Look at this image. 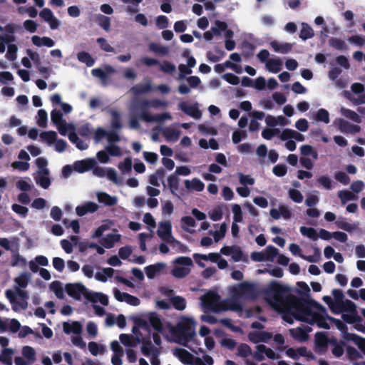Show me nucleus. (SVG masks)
Wrapping results in <instances>:
<instances>
[{
    "mask_svg": "<svg viewBox=\"0 0 365 365\" xmlns=\"http://www.w3.org/2000/svg\"><path fill=\"white\" fill-rule=\"evenodd\" d=\"M339 112L344 117L350 119L354 123H359L361 122V117L352 110L341 107Z\"/></svg>",
    "mask_w": 365,
    "mask_h": 365,
    "instance_id": "nucleus-53",
    "label": "nucleus"
},
{
    "mask_svg": "<svg viewBox=\"0 0 365 365\" xmlns=\"http://www.w3.org/2000/svg\"><path fill=\"white\" fill-rule=\"evenodd\" d=\"M157 234L160 239L170 245H180V242L176 240L172 234V224L170 220L159 222Z\"/></svg>",
    "mask_w": 365,
    "mask_h": 365,
    "instance_id": "nucleus-12",
    "label": "nucleus"
},
{
    "mask_svg": "<svg viewBox=\"0 0 365 365\" xmlns=\"http://www.w3.org/2000/svg\"><path fill=\"white\" fill-rule=\"evenodd\" d=\"M173 353L182 364L188 365H212L214 360L210 355H204L202 358L194 356L190 352L182 348H175Z\"/></svg>",
    "mask_w": 365,
    "mask_h": 365,
    "instance_id": "nucleus-7",
    "label": "nucleus"
},
{
    "mask_svg": "<svg viewBox=\"0 0 365 365\" xmlns=\"http://www.w3.org/2000/svg\"><path fill=\"white\" fill-rule=\"evenodd\" d=\"M215 230L210 231L209 233L213 237L215 242H218L222 240L226 235L227 225L225 222L215 225Z\"/></svg>",
    "mask_w": 365,
    "mask_h": 365,
    "instance_id": "nucleus-39",
    "label": "nucleus"
},
{
    "mask_svg": "<svg viewBox=\"0 0 365 365\" xmlns=\"http://www.w3.org/2000/svg\"><path fill=\"white\" fill-rule=\"evenodd\" d=\"M220 253L225 256H230L235 262H239L242 258V252L239 246H224L220 249Z\"/></svg>",
    "mask_w": 365,
    "mask_h": 365,
    "instance_id": "nucleus-26",
    "label": "nucleus"
},
{
    "mask_svg": "<svg viewBox=\"0 0 365 365\" xmlns=\"http://www.w3.org/2000/svg\"><path fill=\"white\" fill-rule=\"evenodd\" d=\"M344 339L353 341L365 354V339L354 334L344 333Z\"/></svg>",
    "mask_w": 365,
    "mask_h": 365,
    "instance_id": "nucleus-48",
    "label": "nucleus"
},
{
    "mask_svg": "<svg viewBox=\"0 0 365 365\" xmlns=\"http://www.w3.org/2000/svg\"><path fill=\"white\" fill-rule=\"evenodd\" d=\"M5 296L11 304L14 312L25 310L28 307L29 294L27 292H14L11 289H6Z\"/></svg>",
    "mask_w": 365,
    "mask_h": 365,
    "instance_id": "nucleus-9",
    "label": "nucleus"
},
{
    "mask_svg": "<svg viewBox=\"0 0 365 365\" xmlns=\"http://www.w3.org/2000/svg\"><path fill=\"white\" fill-rule=\"evenodd\" d=\"M352 306V302L349 299H343L334 301L333 304L331 306V311L334 314H343L346 308H350Z\"/></svg>",
    "mask_w": 365,
    "mask_h": 365,
    "instance_id": "nucleus-35",
    "label": "nucleus"
},
{
    "mask_svg": "<svg viewBox=\"0 0 365 365\" xmlns=\"http://www.w3.org/2000/svg\"><path fill=\"white\" fill-rule=\"evenodd\" d=\"M49 289L58 299L64 298V289L60 281H53L49 284Z\"/></svg>",
    "mask_w": 365,
    "mask_h": 365,
    "instance_id": "nucleus-54",
    "label": "nucleus"
},
{
    "mask_svg": "<svg viewBox=\"0 0 365 365\" xmlns=\"http://www.w3.org/2000/svg\"><path fill=\"white\" fill-rule=\"evenodd\" d=\"M132 319L134 322L132 331L138 342L148 339L150 329L147 321L140 317H133Z\"/></svg>",
    "mask_w": 365,
    "mask_h": 365,
    "instance_id": "nucleus-11",
    "label": "nucleus"
},
{
    "mask_svg": "<svg viewBox=\"0 0 365 365\" xmlns=\"http://www.w3.org/2000/svg\"><path fill=\"white\" fill-rule=\"evenodd\" d=\"M15 41L14 35L0 36V53H3L6 51L5 58L9 61H14L17 58L19 48L13 43Z\"/></svg>",
    "mask_w": 365,
    "mask_h": 365,
    "instance_id": "nucleus-10",
    "label": "nucleus"
},
{
    "mask_svg": "<svg viewBox=\"0 0 365 365\" xmlns=\"http://www.w3.org/2000/svg\"><path fill=\"white\" fill-rule=\"evenodd\" d=\"M51 120L56 126L59 133L63 136L67 135L70 141L75 144L79 150H83L88 148V143L78 137L76 133V125L73 123H67L63 119V114L60 110L53 109L51 112Z\"/></svg>",
    "mask_w": 365,
    "mask_h": 365,
    "instance_id": "nucleus-4",
    "label": "nucleus"
},
{
    "mask_svg": "<svg viewBox=\"0 0 365 365\" xmlns=\"http://www.w3.org/2000/svg\"><path fill=\"white\" fill-rule=\"evenodd\" d=\"M36 165L37 166V171L34 175L38 174H50V171L47 168L48 160L43 157L38 158L36 160Z\"/></svg>",
    "mask_w": 365,
    "mask_h": 365,
    "instance_id": "nucleus-55",
    "label": "nucleus"
},
{
    "mask_svg": "<svg viewBox=\"0 0 365 365\" xmlns=\"http://www.w3.org/2000/svg\"><path fill=\"white\" fill-rule=\"evenodd\" d=\"M63 331L67 334L79 335L82 332V324L79 322H67L63 323Z\"/></svg>",
    "mask_w": 365,
    "mask_h": 365,
    "instance_id": "nucleus-34",
    "label": "nucleus"
},
{
    "mask_svg": "<svg viewBox=\"0 0 365 365\" xmlns=\"http://www.w3.org/2000/svg\"><path fill=\"white\" fill-rule=\"evenodd\" d=\"M264 355L270 359L277 358V355L272 349L262 344L257 345L256 346V351L253 354V358L257 361H262L264 359Z\"/></svg>",
    "mask_w": 365,
    "mask_h": 365,
    "instance_id": "nucleus-21",
    "label": "nucleus"
},
{
    "mask_svg": "<svg viewBox=\"0 0 365 365\" xmlns=\"http://www.w3.org/2000/svg\"><path fill=\"white\" fill-rule=\"evenodd\" d=\"M178 107L181 110L193 118L199 119L201 118L202 113L198 109V106L197 103L188 105L185 102H181L178 104Z\"/></svg>",
    "mask_w": 365,
    "mask_h": 365,
    "instance_id": "nucleus-28",
    "label": "nucleus"
},
{
    "mask_svg": "<svg viewBox=\"0 0 365 365\" xmlns=\"http://www.w3.org/2000/svg\"><path fill=\"white\" fill-rule=\"evenodd\" d=\"M301 31L299 37L303 40L312 38L314 36V31L312 28L307 23L301 24Z\"/></svg>",
    "mask_w": 365,
    "mask_h": 365,
    "instance_id": "nucleus-57",
    "label": "nucleus"
},
{
    "mask_svg": "<svg viewBox=\"0 0 365 365\" xmlns=\"http://www.w3.org/2000/svg\"><path fill=\"white\" fill-rule=\"evenodd\" d=\"M148 47L150 51L160 56H165L169 52L167 47L155 43H150Z\"/></svg>",
    "mask_w": 365,
    "mask_h": 365,
    "instance_id": "nucleus-63",
    "label": "nucleus"
},
{
    "mask_svg": "<svg viewBox=\"0 0 365 365\" xmlns=\"http://www.w3.org/2000/svg\"><path fill=\"white\" fill-rule=\"evenodd\" d=\"M291 310L295 314L297 320L305 322L309 324H317L322 329L329 328L327 322L329 320L341 331L343 338L344 333H348L346 331V325L341 320L329 317L326 309L315 301L309 300L304 304L294 302Z\"/></svg>",
    "mask_w": 365,
    "mask_h": 365,
    "instance_id": "nucleus-1",
    "label": "nucleus"
},
{
    "mask_svg": "<svg viewBox=\"0 0 365 365\" xmlns=\"http://www.w3.org/2000/svg\"><path fill=\"white\" fill-rule=\"evenodd\" d=\"M148 319L152 327L159 333L163 332V323L158 314L150 312L148 314Z\"/></svg>",
    "mask_w": 365,
    "mask_h": 365,
    "instance_id": "nucleus-50",
    "label": "nucleus"
},
{
    "mask_svg": "<svg viewBox=\"0 0 365 365\" xmlns=\"http://www.w3.org/2000/svg\"><path fill=\"white\" fill-rule=\"evenodd\" d=\"M284 289L275 282L269 284L264 291V299L274 309L284 312L283 318L289 324L293 323L291 316L295 318V314L291 309L294 302L304 304L309 301L301 302L295 298H290L287 302L283 300Z\"/></svg>",
    "mask_w": 365,
    "mask_h": 365,
    "instance_id": "nucleus-2",
    "label": "nucleus"
},
{
    "mask_svg": "<svg viewBox=\"0 0 365 365\" xmlns=\"http://www.w3.org/2000/svg\"><path fill=\"white\" fill-rule=\"evenodd\" d=\"M278 255V250L273 246H268L262 252H255L251 255V258L255 262H274Z\"/></svg>",
    "mask_w": 365,
    "mask_h": 365,
    "instance_id": "nucleus-15",
    "label": "nucleus"
},
{
    "mask_svg": "<svg viewBox=\"0 0 365 365\" xmlns=\"http://www.w3.org/2000/svg\"><path fill=\"white\" fill-rule=\"evenodd\" d=\"M114 222L110 220H106L103 221V222L97 227L93 233L92 234V238H100L103 236V233L110 230L111 227L114 225Z\"/></svg>",
    "mask_w": 365,
    "mask_h": 365,
    "instance_id": "nucleus-45",
    "label": "nucleus"
},
{
    "mask_svg": "<svg viewBox=\"0 0 365 365\" xmlns=\"http://www.w3.org/2000/svg\"><path fill=\"white\" fill-rule=\"evenodd\" d=\"M310 329L304 330L301 327L291 329L289 332L292 337L299 341H304L308 339L307 331H309Z\"/></svg>",
    "mask_w": 365,
    "mask_h": 365,
    "instance_id": "nucleus-52",
    "label": "nucleus"
},
{
    "mask_svg": "<svg viewBox=\"0 0 365 365\" xmlns=\"http://www.w3.org/2000/svg\"><path fill=\"white\" fill-rule=\"evenodd\" d=\"M121 238V235L119 234L116 229H114L110 233L102 237L100 240V243L106 249H111L116 243L120 242Z\"/></svg>",
    "mask_w": 365,
    "mask_h": 365,
    "instance_id": "nucleus-19",
    "label": "nucleus"
},
{
    "mask_svg": "<svg viewBox=\"0 0 365 365\" xmlns=\"http://www.w3.org/2000/svg\"><path fill=\"white\" fill-rule=\"evenodd\" d=\"M113 294L118 301L125 302L132 306H138L140 303V301L138 297L125 292H122L117 289L113 290Z\"/></svg>",
    "mask_w": 365,
    "mask_h": 365,
    "instance_id": "nucleus-27",
    "label": "nucleus"
},
{
    "mask_svg": "<svg viewBox=\"0 0 365 365\" xmlns=\"http://www.w3.org/2000/svg\"><path fill=\"white\" fill-rule=\"evenodd\" d=\"M103 138H107L108 143L118 142L120 137L115 131H108L103 128H98L94 132V140L101 142Z\"/></svg>",
    "mask_w": 365,
    "mask_h": 365,
    "instance_id": "nucleus-17",
    "label": "nucleus"
},
{
    "mask_svg": "<svg viewBox=\"0 0 365 365\" xmlns=\"http://www.w3.org/2000/svg\"><path fill=\"white\" fill-rule=\"evenodd\" d=\"M21 356H18L14 358L16 365H29L36 361V352L30 346H24L21 348Z\"/></svg>",
    "mask_w": 365,
    "mask_h": 365,
    "instance_id": "nucleus-14",
    "label": "nucleus"
},
{
    "mask_svg": "<svg viewBox=\"0 0 365 365\" xmlns=\"http://www.w3.org/2000/svg\"><path fill=\"white\" fill-rule=\"evenodd\" d=\"M335 122L341 133L356 134L361 130V128L359 125L351 124L343 118H336Z\"/></svg>",
    "mask_w": 365,
    "mask_h": 365,
    "instance_id": "nucleus-22",
    "label": "nucleus"
},
{
    "mask_svg": "<svg viewBox=\"0 0 365 365\" xmlns=\"http://www.w3.org/2000/svg\"><path fill=\"white\" fill-rule=\"evenodd\" d=\"M270 46L275 52L283 54L289 52L292 48V44L289 43H281L277 41H272Z\"/></svg>",
    "mask_w": 365,
    "mask_h": 365,
    "instance_id": "nucleus-47",
    "label": "nucleus"
},
{
    "mask_svg": "<svg viewBox=\"0 0 365 365\" xmlns=\"http://www.w3.org/2000/svg\"><path fill=\"white\" fill-rule=\"evenodd\" d=\"M150 338L149 336L148 339L141 341L143 343L141 351L143 355L149 358L151 365H160V361L159 359V355L160 351L159 349L151 344Z\"/></svg>",
    "mask_w": 365,
    "mask_h": 365,
    "instance_id": "nucleus-13",
    "label": "nucleus"
},
{
    "mask_svg": "<svg viewBox=\"0 0 365 365\" xmlns=\"http://www.w3.org/2000/svg\"><path fill=\"white\" fill-rule=\"evenodd\" d=\"M31 43L37 47L46 46L51 48L55 45L54 41L50 37L37 35H34L31 37Z\"/></svg>",
    "mask_w": 365,
    "mask_h": 365,
    "instance_id": "nucleus-37",
    "label": "nucleus"
},
{
    "mask_svg": "<svg viewBox=\"0 0 365 365\" xmlns=\"http://www.w3.org/2000/svg\"><path fill=\"white\" fill-rule=\"evenodd\" d=\"M185 187L191 192H202L204 190L205 184L198 178L185 180Z\"/></svg>",
    "mask_w": 365,
    "mask_h": 365,
    "instance_id": "nucleus-40",
    "label": "nucleus"
},
{
    "mask_svg": "<svg viewBox=\"0 0 365 365\" xmlns=\"http://www.w3.org/2000/svg\"><path fill=\"white\" fill-rule=\"evenodd\" d=\"M196 324L197 323L194 318L181 317L178 320L176 327L179 335L175 336L174 341L186 346L187 343L192 340L196 335Z\"/></svg>",
    "mask_w": 365,
    "mask_h": 365,
    "instance_id": "nucleus-5",
    "label": "nucleus"
},
{
    "mask_svg": "<svg viewBox=\"0 0 365 365\" xmlns=\"http://www.w3.org/2000/svg\"><path fill=\"white\" fill-rule=\"evenodd\" d=\"M172 267L171 274L175 278L182 279L190 274L193 262L189 257L181 256L172 262Z\"/></svg>",
    "mask_w": 365,
    "mask_h": 365,
    "instance_id": "nucleus-8",
    "label": "nucleus"
},
{
    "mask_svg": "<svg viewBox=\"0 0 365 365\" xmlns=\"http://www.w3.org/2000/svg\"><path fill=\"white\" fill-rule=\"evenodd\" d=\"M86 299L93 303L100 302L104 306H107L108 304V297L102 292H92L88 289Z\"/></svg>",
    "mask_w": 365,
    "mask_h": 365,
    "instance_id": "nucleus-32",
    "label": "nucleus"
},
{
    "mask_svg": "<svg viewBox=\"0 0 365 365\" xmlns=\"http://www.w3.org/2000/svg\"><path fill=\"white\" fill-rule=\"evenodd\" d=\"M342 318L350 324H354L358 322L359 317L357 314L356 306L354 302H352L351 307L349 309L346 308L344 312L342 314Z\"/></svg>",
    "mask_w": 365,
    "mask_h": 365,
    "instance_id": "nucleus-41",
    "label": "nucleus"
},
{
    "mask_svg": "<svg viewBox=\"0 0 365 365\" xmlns=\"http://www.w3.org/2000/svg\"><path fill=\"white\" fill-rule=\"evenodd\" d=\"M208 215L214 222L220 220L223 216V207L220 205L215 207L208 212Z\"/></svg>",
    "mask_w": 365,
    "mask_h": 365,
    "instance_id": "nucleus-62",
    "label": "nucleus"
},
{
    "mask_svg": "<svg viewBox=\"0 0 365 365\" xmlns=\"http://www.w3.org/2000/svg\"><path fill=\"white\" fill-rule=\"evenodd\" d=\"M31 280V274L27 272H23L20 274L19 276L14 278V289L12 291L19 292H25L24 289H25Z\"/></svg>",
    "mask_w": 365,
    "mask_h": 365,
    "instance_id": "nucleus-23",
    "label": "nucleus"
},
{
    "mask_svg": "<svg viewBox=\"0 0 365 365\" xmlns=\"http://www.w3.org/2000/svg\"><path fill=\"white\" fill-rule=\"evenodd\" d=\"M96 161L93 158H86L74 163L73 169L78 173L86 172L93 168L96 165Z\"/></svg>",
    "mask_w": 365,
    "mask_h": 365,
    "instance_id": "nucleus-29",
    "label": "nucleus"
},
{
    "mask_svg": "<svg viewBox=\"0 0 365 365\" xmlns=\"http://www.w3.org/2000/svg\"><path fill=\"white\" fill-rule=\"evenodd\" d=\"M286 353L288 356L294 359H297L299 356H304L307 359L313 358L312 354L309 351H307V350L304 347H300L297 349L290 348L287 349Z\"/></svg>",
    "mask_w": 365,
    "mask_h": 365,
    "instance_id": "nucleus-42",
    "label": "nucleus"
},
{
    "mask_svg": "<svg viewBox=\"0 0 365 365\" xmlns=\"http://www.w3.org/2000/svg\"><path fill=\"white\" fill-rule=\"evenodd\" d=\"M231 297L229 299H235L240 304V308L237 312L242 310V299H253L255 295V285L248 282H243L230 287Z\"/></svg>",
    "mask_w": 365,
    "mask_h": 365,
    "instance_id": "nucleus-6",
    "label": "nucleus"
},
{
    "mask_svg": "<svg viewBox=\"0 0 365 365\" xmlns=\"http://www.w3.org/2000/svg\"><path fill=\"white\" fill-rule=\"evenodd\" d=\"M65 290L71 297L79 300L82 296L86 298L88 289L82 283L78 282L66 284Z\"/></svg>",
    "mask_w": 365,
    "mask_h": 365,
    "instance_id": "nucleus-16",
    "label": "nucleus"
},
{
    "mask_svg": "<svg viewBox=\"0 0 365 365\" xmlns=\"http://www.w3.org/2000/svg\"><path fill=\"white\" fill-rule=\"evenodd\" d=\"M269 215L272 219L277 220L280 218L289 220L292 217V212L289 207L285 205H280L277 208H272Z\"/></svg>",
    "mask_w": 365,
    "mask_h": 365,
    "instance_id": "nucleus-20",
    "label": "nucleus"
},
{
    "mask_svg": "<svg viewBox=\"0 0 365 365\" xmlns=\"http://www.w3.org/2000/svg\"><path fill=\"white\" fill-rule=\"evenodd\" d=\"M50 174L34 175V179L37 185L43 189H47L51 185Z\"/></svg>",
    "mask_w": 365,
    "mask_h": 365,
    "instance_id": "nucleus-56",
    "label": "nucleus"
},
{
    "mask_svg": "<svg viewBox=\"0 0 365 365\" xmlns=\"http://www.w3.org/2000/svg\"><path fill=\"white\" fill-rule=\"evenodd\" d=\"M98 205L93 202H86L76 208V214L78 216H83L87 213H93L97 211Z\"/></svg>",
    "mask_w": 365,
    "mask_h": 365,
    "instance_id": "nucleus-36",
    "label": "nucleus"
},
{
    "mask_svg": "<svg viewBox=\"0 0 365 365\" xmlns=\"http://www.w3.org/2000/svg\"><path fill=\"white\" fill-rule=\"evenodd\" d=\"M50 101L53 106L58 105L60 106L62 111L65 114L71 113L73 111V107L71 105L62 101V97L58 93H54L50 96Z\"/></svg>",
    "mask_w": 365,
    "mask_h": 365,
    "instance_id": "nucleus-30",
    "label": "nucleus"
},
{
    "mask_svg": "<svg viewBox=\"0 0 365 365\" xmlns=\"http://www.w3.org/2000/svg\"><path fill=\"white\" fill-rule=\"evenodd\" d=\"M40 17L48 24L51 29H57L61 21L55 16L53 11L48 8L43 9L39 13Z\"/></svg>",
    "mask_w": 365,
    "mask_h": 365,
    "instance_id": "nucleus-18",
    "label": "nucleus"
},
{
    "mask_svg": "<svg viewBox=\"0 0 365 365\" xmlns=\"http://www.w3.org/2000/svg\"><path fill=\"white\" fill-rule=\"evenodd\" d=\"M272 338V334L267 331H255L250 332L248 339L252 343L266 342Z\"/></svg>",
    "mask_w": 365,
    "mask_h": 365,
    "instance_id": "nucleus-31",
    "label": "nucleus"
},
{
    "mask_svg": "<svg viewBox=\"0 0 365 365\" xmlns=\"http://www.w3.org/2000/svg\"><path fill=\"white\" fill-rule=\"evenodd\" d=\"M88 350L93 356H98L99 354H103L106 351V347L99 344L95 341H91L88 343Z\"/></svg>",
    "mask_w": 365,
    "mask_h": 365,
    "instance_id": "nucleus-58",
    "label": "nucleus"
},
{
    "mask_svg": "<svg viewBox=\"0 0 365 365\" xmlns=\"http://www.w3.org/2000/svg\"><path fill=\"white\" fill-rule=\"evenodd\" d=\"M115 142L108 143V145L106 147V150L110 156L120 157L123 155L122 149L114 143Z\"/></svg>",
    "mask_w": 365,
    "mask_h": 365,
    "instance_id": "nucleus-59",
    "label": "nucleus"
},
{
    "mask_svg": "<svg viewBox=\"0 0 365 365\" xmlns=\"http://www.w3.org/2000/svg\"><path fill=\"white\" fill-rule=\"evenodd\" d=\"M265 68L266 69L272 73H277L279 72L283 67V62L280 58H270L266 61Z\"/></svg>",
    "mask_w": 365,
    "mask_h": 365,
    "instance_id": "nucleus-33",
    "label": "nucleus"
},
{
    "mask_svg": "<svg viewBox=\"0 0 365 365\" xmlns=\"http://www.w3.org/2000/svg\"><path fill=\"white\" fill-rule=\"evenodd\" d=\"M180 227L181 230L189 234L195 232L196 221L195 219L190 215L182 216L180 220Z\"/></svg>",
    "mask_w": 365,
    "mask_h": 365,
    "instance_id": "nucleus-24",
    "label": "nucleus"
},
{
    "mask_svg": "<svg viewBox=\"0 0 365 365\" xmlns=\"http://www.w3.org/2000/svg\"><path fill=\"white\" fill-rule=\"evenodd\" d=\"M163 135L167 140L175 142L180 135V130L175 127H168L163 130Z\"/></svg>",
    "mask_w": 365,
    "mask_h": 365,
    "instance_id": "nucleus-51",
    "label": "nucleus"
},
{
    "mask_svg": "<svg viewBox=\"0 0 365 365\" xmlns=\"http://www.w3.org/2000/svg\"><path fill=\"white\" fill-rule=\"evenodd\" d=\"M152 90L153 88L150 81L138 84L131 88V91L135 94L148 93Z\"/></svg>",
    "mask_w": 365,
    "mask_h": 365,
    "instance_id": "nucleus-60",
    "label": "nucleus"
},
{
    "mask_svg": "<svg viewBox=\"0 0 365 365\" xmlns=\"http://www.w3.org/2000/svg\"><path fill=\"white\" fill-rule=\"evenodd\" d=\"M338 197L341 200L342 204H345L348 201L354 200L357 199L356 195H355L351 191L346 190H342L339 191Z\"/></svg>",
    "mask_w": 365,
    "mask_h": 365,
    "instance_id": "nucleus-61",
    "label": "nucleus"
},
{
    "mask_svg": "<svg viewBox=\"0 0 365 365\" xmlns=\"http://www.w3.org/2000/svg\"><path fill=\"white\" fill-rule=\"evenodd\" d=\"M15 351L12 348L1 349L0 361L4 365H13L12 358Z\"/></svg>",
    "mask_w": 365,
    "mask_h": 365,
    "instance_id": "nucleus-46",
    "label": "nucleus"
},
{
    "mask_svg": "<svg viewBox=\"0 0 365 365\" xmlns=\"http://www.w3.org/2000/svg\"><path fill=\"white\" fill-rule=\"evenodd\" d=\"M78 60L85 63L87 66H92L94 64V59L87 52L81 51L77 53Z\"/></svg>",
    "mask_w": 365,
    "mask_h": 365,
    "instance_id": "nucleus-64",
    "label": "nucleus"
},
{
    "mask_svg": "<svg viewBox=\"0 0 365 365\" xmlns=\"http://www.w3.org/2000/svg\"><path fill=\"white\" fill-rule=\"evenodd\" d=\"M201 306L205 311L210 310L215 313L227 311L237 312L240 308V303L235 299L222 300L220 295L213 291H210L200 298Z\"/></svg>",
    "mask_w": 365,
    "mask_h": 365,
    "instance_id": "nucleus-3",
    "label": "nucleus"
},
{
    "mask_svg": "<svg viewBox=\"0 0 365 365\" xmlns=\"http://www.w3.org/2000/svg\"><path fill=\"white\" fill-rule=\"evenodd\" d=\"M48 264V259L43 255L36 256L34 259L31 260L29 263V269L33 272H37L38 266H47Z\"/></svg>",
    "mask_w": 365,
    "mask_h": 365,
    "instance_id": "nucleus-44",
    "label": "nucleus"
},
{
    "mask_svg": "<svg viewBox=\"0 0 365 365\" xmlns=\"http://www.w3.org/2000/svg\"><path fill=\"white\" fill-rule=\"evenodd\" d=\"M265 123L268 126L274 127L278 125H285L288 124L289 121L282 115L274 117L269 115L265 118Z\"/></svg>",
    "mask_w": 365,
    "mask_h": 365,
    "instance_id": "nucleus-49",
    "label": "nucleus"
},
{
    "mask_svg": "<svg viewBox=\"0 0 365 365\" xmlns=\"http://www.w3.org/2000/svg\"><path fill=\"white\" fill-rule=\"evenodd\" d=\"M115 270L111 267H103L95 274V279L101 282H106L114 275Z\"/></svg>",
    "mask_w": 365,
    "mask_h": 365,
    "instance_id": "nucleus-38",
    "label": "nucleus"
},
{
    "mask_svg": "<svg viewBox=\"0 0 365 365\" xmlns=\"http://www.w3.org/2000/svg\"><path fill=\"white\" fill-rule=\"evenodd\" d=\"M98 201L107 206L115 205L118 202V198L115 196H111L104 192H98L96 193Z\"/></svg>",
    "mask_w": 365,
    "mask_h": 365,
    "instance_id": "nucleus-43",
    "label": "nucleus"
},
{
    "mask_svg": "<svg viewBox=\"0 0 365 365\" xmlns=\"http://www.w3.org/2000/svg\"><path fill=\"white\" fill-rule=\"evenodd\" d=\"M167 268V264L164 262H158L145 267V272L148 279H154L155 277L162 274Z\"/></svg>",
    "mask_w": 365,
    "mask_h": 365,
    "instance_id": "nucleus-25",
    "label": "nucleus"
}]
</instances>
